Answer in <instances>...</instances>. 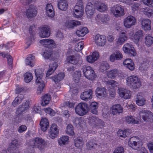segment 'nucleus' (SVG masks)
<instances>
[{
  "instance_id": "ddd939ff",
  "label": "nucleus",
  "mask_w": 153,
  "mask_h": 153,
  "mask_svg": "<svg viewBox=\"0 0 153 153\" xmlns=\"http://www.w3.org/2000/svg\"><path fill=\"white\" fill-rule=\"evenodd\" d=\"M136 19L132 16H128L124 20V25L125 27L130 28L132 26L135 25Z\"/></svg>"
},
{
  "instance_id": "f257e3e1",
  "label": "nucleus",
  "mask_w": 153,
  "mask_h": 153,
  "mask_svg": "<svg viewBox=\"0 0 153 153\" xmlns=\"http://www.w3.org/2000/svg\"><path fill=\"white\" fill-rule=\"evenodd\" d=\"M34 72L36 77V84H39L37 94L38 95H39L41 94L45 87L44 82L43 78L44 73L42 70L40 68L35 69Z\"/></svg>"
},
{
  "instance_id": "473e14b6",
  "label": "nucleus",
  "mask_w": 153,
  "mask_h": 153,
  "mask_svg": "<svg viewBox=\"0 0 153 153\" xmlns=\"http://www.w3.org/2000/svg\"><path fill=\"white\" fill-rule=\"evenodd\" d=\"M120 73L119 71L116 69L111 70L107 73V75L108 77L114 79L116 77L120 76Z\"/></svg>"
},
{
  "instance_id": "aec40b11",
  "label": "nucleus",
  "mask_w": 153,
  "mask_h": 153,
  "mask_svg": "<svg viewBox=\"0 0 153 153\" xmlns=\"http://www.w3.org/2000/svg\"><path fill=\"white\" fill-rule=\"evenodd\" d=\"M93 91L90 89H87L82 92L80 96L81 99L86 101H87L92 98Z\"/></svg>"
},
{
  "instance_id": "c03bdc74",
  "label": "nucleus",
  "mask_w": 153,
  "mask_h": 153,
  "mask_svg": "<svg viewBox=\"0 0 153 153\" xmlns=\"http://www.w3.org/2000/svg\"><path fill=\"white\" fill-rule=\"evenodd\" d=\"M82 139L81 137H79L75 140V145L77 148L81 149L83 145L82 141Z\"/></svg>"
},
{
  "instance_id": "e2e57ef3",
  "label": "nucleus",
  "mask_w": 153,
  "mask_h": 153,
  "mask_svg": "<svg viewBox=\"0 0 153 153\" xmlns=\"http://www.w3.org/2000/svg\"><path fill=\"white\" fill-rule=\"evenodd\" d=\"M6 58L7 59L8 63L9 66L10 68H12L13 64V59L12 57L9 54L7 56Z\"/></svg>"
},
{
  "instance_id": "393cba45",
  "label": "nucleus",
  "mask_w": 153,
  "mask_h": 153,
  "mask_svg": "<svg viewBox=\"0 0 153 153\" xmlns=\"http://www.w3.org/2000/svg\"><path fill=\"white\" fill-rule=\"evenodd\" d=\"M136 104L139 106H143L146 103V100L141 95L140 93L137 94L135 98Z\"/></svg>"
},
{
  "instance_id": "f3484780",
  "label": "nucleus",
  "mask_w": 153,
  "mask_h": 153,
  "mask_svg": "<svg viewBox=\"0 0 153 153\" xmlns=\"http://www.w3.org/2000/svg\"><path fill=\"white\" fill-rule=\"evenodd\" d=\"M95 8L94 5L90 2L88 3L86 6L85 12L88 18H91L94 13Z\"/></svg>"
},
{
  "instance_id": "603ef678",
  "label": "nucleus",
  "mask_w": 153,
  "mask_h": 153,
  "mask_svg": "<svg viewBox=\"0 0 153 153\" xmlns=\"http://www.w3.org/2000/svg\"><path fill=\"white\" fill-rule=\"evenodd\" d=\"M65 131L67 134L71 135H73L74 132L73 131V126L71 124H68L67 126Z\"/></svg>"
},
{
  "instance_id": "de8ad7c7",
  "label": "nucleus",
  "mask_w": 153,
  "mask_h": 153,
  "mask_svg": "<svg viewBox=\"0 0 153 153\" xmlns=\"http://www.w3.org/2000/svg\"><path fill=\"white\" fill-rule=\"evenodd\" d=\"M68 136H63L58 140V143L60 145L67 144L68 141Z\"/></svg>"
},
{
  "instance_id": "a211bd4d",
  "label": "nucleus",
  "mask_w": 153,
  "mask_h": 153,
  "mask_svg": "<svg viewBox=\"0 0 153 153\" xmlns=\"http://www.w3.org/2000/svg\"><path fill=\"white\" fill-rule=\"evenodd\" d=\"M40 43L44 47L51 48L55 47L56 44L54 41L51 39H43L40 41Z\"/></svg>"
},
{
  "instance_id": "6e6552de",
  "label": "nucleus",
  "mask_w": 153,
  "mask_h": 153,
  "mask_svg": "<svg viewBox=\"0 0 153 153\" xmlns=\"http://www.w3.org/2000/svg\"><path fill=\"white\" fill-rule=\"evenodd\" d=\"M82 68L84 75L87 79L92 80L96 77L94 71L90 66L86 67L84 65Z\"/></svg>"
},
{
  "instance_id": "f8f14e48",
  "label": "nucleus",
  "mask_w": 153,
  "mask_h": 153,
  "mask_svg": "<svg viewBox=\"0 0 153 153\" xmlns=\"http://www.w3.org/2000/svg\"><path fill=\"white\" fill-rule=\"evenodd\" d=\"M124 53H128L130 56H134L136 55V53L133 46L129 43L125 44L123 48Z\"/></svg>"
},
{
  "instance_id": "6ab92c4d",
  "label": "nucleus",
  "mask_w": 153,
  "mask_h": 153,
  "mask_svg": "<svg viewBox=\"0 0 153 153\" xmlns=\"http://www.w3.org/2000/svg\"><path fill=\"white\" fill-rule=\"evenodd\" d=\"M37 13L36 7L33 5L29 6L26 12V15L28 18H31L36 16Z\"/></svg>"
},
{
  "instance_id": "4468645a",
  "label": "nucleus",
  "mask_w": 153,
  "mask_h": 153,
  "mask_svg": "<svg viewBox=\"0 0 153 153\" xmlns=\"http://www.w3.org/2000/svg\"><path fill=\"white\" fill-rule=\"evenodd\" d=\"M118 93L119 96L126 99H128L131 97V91L125 88L120 87L118 89Z\"/></svg>"
},
{
  "instance_id": "58836bf2",
  "label": "nucleus",
  "mask_w": 153,
  "mask_h": 153,
  "mask_svg": "<svg viewBox=\"0 0 153 153\" xmlns=\"http://www.w3.org/2000/svg\"><path fill=\"white\" fill-rule=\"evenodd\" d=\"M51 95L49 94H46L42 97V102L41 105L45 106L48 105L51 100Z\"/></svg>"
},
{
  "instance_id": "4be33fe9",
  "label": "nucleus",
  "mask_w": 153,
  "mask_h": 153,
  "mask_svg": "<svg viewBox=\"0 0 153 153\" xmlns=\"http://www.w3.org/2000/svg\"><path fill=\"white\" fill-rule=\"evenodd\" d=\"M57 126L55 124H53L50 128L49 131V137L53 139L56 138L59 132V130L57 129Z\"/></svg>"
},
{
  "instance_id": "49530a36",
  "label": "nucleus",
  "mask_w": 153,
  "mask_h": 153,
  "mask_svg": "<svg viewBox=\"0 0 153 153\" xmlns=\"http://www.w3.org/2000/svg\"><path fill=\"white\" fill-rule=\"evenodd\" d=\"M24 80L25 82L29 83L33 79V76L32 74L27 72L24 74Z\"/></svg>"
},
{
  "instance_id": "c85d7f7f",
  "label": "nucleus",
  "mask_w": 153,
  "mask_h": 153,
  "mask_svg": "<svg viewBox=\"0 0 153 153\" xmlns=\"http://www.w3.org/2000/svg\"><path fill=\"white\" fill-rule=\"evenodd\" d=\"M58 66L56 62H53L51 63L49 66V68L46 74V76H48L53 73Z\"/></svg>"
},
{
  "instance_id": "f704fd0d",
  "label": "nucleus",
  "mask_w": 153,
  "mask_h": 153,
  "mask_svg": "<svg viewBox=\"0 0 153 153\" xmlns=\"http://www.w3.org/2000/svg\"><path fill=\"white\" fill-rule=\"evenodd\" d=\"M64 76L65 74L64 73L61 72L52 76V80L56 83H58L62 80L64 79Z\"/></svg>"
},
{
  "instance_id": "7ed1b4c3",
  "label": "nucleus",
  "mask_w": 153,
  "mask_h": 153,
  "mask_svg": "<svg viewBox=\"0 0 153 153\" xmlns=\"http://www.w3.org/2000/svg\"><path fill=\"white\" fill-rule=\"evenodd\" d=\"M29 145L32 148L35 147L42 150L47 145V142L42 138L38 137L30 140Z\"/></svg>"
},
{
  "instance_id": "37998d69",
  "label": "nucleus",
  "mask_w": 153,
  "mask_h": 153,
  "mask_svg": "<svg viewBox=\"0 0 153 153\" xmlns=\"http://www.w3.org/2000/svg\"><path fill=\"white\" fill-rule=\"evenodd\" d=\"M126 122L128 124H137L139 122L134 117L131 116H127L125 117Z\"/></svg>"
},
{
  "instance_id": "e433bc0d",
  "label": "nucleus",
  "mask_w": 153,
  "mask_h": 153,
  "mask_svg": "<svg viewBox=\"0 0 153 153\" xmlns=\"http://www.w3.org/2000/svg\"><path fill=\"white\" fill-rule=\"evenodd\" d=\"M35 28V26L34 25H32L29 28V32L30 34V36L31 37V38L28 39H27V42H26V44L28 46H29L31 44V42H32V40L33 39V30H34Z\"/></svg>"
},
{
  "instance_id": "cd10ccee",
  "label": "nucleus",
  "mask_w": 153,
  "mask_h": 153,
  "mask_svg": "<svg viewBox=\"0 0 153 153\" xmlns=\"http://www.w3.org/2000/svg\"><path fill=\"white\" fill-rule=\"evenodd\" d=\"M81 24V22L79 21L71 20L66 21L65 25L67 28H73Z\"/></svg>"
},
{
  "instance_id": "052dcab7",
  "label": "nucleus",
  "mask_w": 153,
  "mask_h": 153,
  "mask_svg": "<svg viewBox=\"0 0 153 153\" xmlns=\"http://www.w3.org/2000/svg\"><path fill=\"white\" fill-rule=\"evenodd\" d=\"M44 110L46 113L48 114L51 116H54L55 114V112L51 108H45Z\"/></svg>"
},
{
  "instance_id": "774afa93",
  "label": "nucleus",
  "mask_w": 153,
  "mask_h": 153,
  "mask_svg": "<svg viewBox=\"0 0 153 153\" xmlns=\"http://www.w3.org/2000/svg\"><path fill=\"white\" fill-rule=\"evenodd\" d=\"M114 54H115L117 60L120 59L123 57L122 55L119 51H117L115 53H114Z\"/></svg>"
},
{
  "instance_id": "412c9836",
  "label": "nucleus",
  "mask_w": 153,
  "mask_h": 153,
  "mask_svg": "<svg viewBox=\"0 0 153 153\" xmlns=\"http://www.w3.org/2000/svg\"><path fill=\"white\" fill-rule=\"evenodd\" d=\"M111 113L113 115L119 114L123 111V108L120 104L113 105L111 108Z\"/></svg>"
},
{
  "instance_id": "b1692460",
  "label": "nucleus",
  "mask_w": 153,
  "mask_h": 153,
  "mask_svg": "<svg viewBox=\"0 0 153 153\" xmlns=\"http://www.w3.org/2000/svg\"><path fill=\"white\" fill-rule=\"evenodd\" d=\"M96 96L100 98L106 96V89L103 87H98L95 90Z\"/></svg>"
},
{
  "instance_id": "ea45409f",
  "label": "nucleus",
  "mask_w": 153,
  "mask_h": 153,
  "mask_svg": "<svg viewBox=\"0 0 153 153\" xmlns=\"http://www.w3.org/2000/svg\"><path fill=\"white\" fill-rule=\"evenodd\" d=\"M23 96L22 94H20L16 97L12 102V104L13 106L16 107L22 101Z\"/></svg>"
},
{
  "instance_id": "bf43d9fd",
  "label": "nucleus",
  "mask_w": 153,
  "mask_h": 153,
  "mask_svg": "<svg viewBox=\"0 0 153 153\" xmlns=\"http://www.w3.org/2000/svg\"><path fill=\"white\" fill-rule=\"evenodd\" d=\"M142 11L143 13L144 14L149 16H151L152 14L151 10L148 7L142 9Z\"/></svg>"
},
{
  "instance_id": "8fccbe9b",
  "label": "nucleus",
  "mask_w": 153,
  "mask_h": 153,
  "mask_svg": "<svg viewBox=\"0 0 153 153\" xmlns=\"http://www.w3.org/2000/svg\"><path fill=\"white\" fill-rule=\"evenodd\" d=\"M145 44L148 46H149L153 43V37L151 36L148 35L145 37Z\"/></svg>"
},
{
  "instance_id": "bb28decb",
  "label": "nucleus",
  "mask_w": 153,
  "mask_h": 153,
  "mask_svg": "<svg viewBox=\"0 0 153 153\" xmlns=\"http://www.w3.org/2000/svg\"><path fill=\"white\" fill-rule=\"evenodd\" d=\"M68 7V4L66 0H59L58 1V8L62 10H65Z\"/></svg>"
},
{
  "instance_id": "39448f33",
  "label": "nucleus",
  "mask_w": 153,
  "mask_h": 153,
  "mask_svg": "<svg viewBox=\"0 0 153 153\" xmlns=\"http://www.w3.org/2000/svg\"><path fill=\"white\" fill-rule=\"evenodd\" d=\"M88 107L87 103H80L75 107V110L76 113L81 116H83L88 112Z\"/></svg>"
},
{
  "instance_id": "c756f323",
  "label": "nucleus",
  "mask_w": 153,
  "mask_h": 153,
  "mask_svg": "<svg viewBox=\"0 0 153 153\" xmlns=\"http://www.w3.org/2000/svg\"><path fill=\"white\" fill-rule=\"evenodd\" d=\"M46 12L49 17H52L54 16V12L53 6L51 4H48L45 8Z\"/></svg>"
},
{
  "instance_id": "3c124183",
  "label": "nucleus",
  "mask_w": 153,
  "mask_h": 153,
  "mask_svg": "<svg viewBox=\"0 0 153 153\" xmlns=\"http://www.w3.org/2000/svg\"><path fill=\"white\" fill-rule=\"evenodd\" d=\"M81 76V72L80 71H76L73 75V79L75 82H78Z\"/></svg>"
},
{
  "instance_id": "0eeeda50",
  "label": "nucleus",
  "mask_w": 153,
  "mask_h": 153,
  "mask_svg": "<svg viewBox=\"0 0 153 153\" xmlns=\"http://www.w3.org/2000/svg\"><path fill=\"white\" fill-rule=\"evenodd\" d=\"M74 16L76 17H80L83 15L84 8L83 3L81 1L77 2L73 10Z\"/></svg>"
},
{
  "instance_id": "79ce46f5",
  "label": "nucleus",
  "mask_w": 153,
  "mask_h": 153,
  "mask_svg": "<svg viewBox=\"0 0 153 153\" xmlns=\"http://www.w3.org/2000/svg\"><path fill=\"white\" fill-rule=\"evenodd\" d=\"M34 59V56L31 54L29 55L25 60V62L26 65H29L32 67L34 66L33 62Z\"/></svg>"
},
{
  "instance_id": "2f4dec72",
  "label": "nucleus",
  "mask_w": 153,
  "mask_h": 153,
  "mask_svg": "<svg viewBox=\"0 0 153 153\" xmlns=\"http://www.w3.org/2000/svg\"><path fill=\"white\" fill-rule=\"evenodd\" d=\"M142 30H139L136 32L132 38L133 42L136 44H137L140 38L143 36V33Z\"/></svg>"
},
{
  "instance_id": "dca6fc26",
  "label": "nucleus",
  "mask_w": 153,
  "mask_h": 153,
  "mask_svg": "<svg viewBox=\"0 0 153 153\" xmlns=\"http://www.w3.org/2000/svg\"><path fill=\"white\" fill-rule=\"evenodd\" d=\"M94 40L95 43L100 46L104 45L106 41V37L104 35L99 34L95 36Z\"/></svg>"
},
{
  "instance_id": "5701e85b",
  "label": "nucleus",
  "mask_w": 153,
  "mask_h": 153,
  "mask_svg": "<svg viewBox=\"0 0 153 153\" xmlns=\"http://www.w3.org/2000/svg\"><path fill=\"white\" fill-rule=\"evenodd\" d=\"M127 39L126 34L124 31L121 32L120 36L116 41V44L117 45H121Z\"/></svg>"
},
{
  "instance_id": "5fc2aeb1",
  "label": "nucleus",
  "mask_w": 153,
  "mask_h": 153,
  "mask_svg": "<svg viewBox=\"0 0 153 153\" xmlns=\"http://www.w3.org/2000/svg\"><path fill=\"white\" fill-rule=\"evenodd\" d=\"M149 66V63L147 62H143L140 66V70L142 71H146Z\"/></svg>"
},
{
  "instance_id": "13d9d810",
  "label": "nucleus",
  "mask_w": 153,
  "mask_h": 153,
  "mask_svg": "<svg viewBox=\"0 0 153 153\" xmlns=\"http://www.w3.org/2000/svg\"><path fill=\"white\" fill-rule=\"evenodd\" d=\"M19 144L18 143V141L17 140H14L12 141L10 145V148L12 150L13 149L18 147Z\"/></svg>"
},
{
  "instance_id": "0e129e2a",
  "label": "nucleus",
  "mask_w": 153,
  "mask_h": 153,
  "mask_svg": "<svg viewBox=\"0 0 153 153\" xmlns=\"http://www.w3.org/2000/svg\"><path fill=\"white\" fill-rule=\"evenodd\" d=\"M113 153H124V149L121 146L118 147L115 149Z\"/></svg>"
},
{
  "instance_id": "680f3d73",
  "label": "nucleus",
  "mask_w": 153,
  "mask_h": 153,
  "mask_svg": "<svg viewBox=\"0 0 153 153\" xmlns=\"http://www.w3.org/2000/svg\"><path fill=\"white\" fill-rule=\"evenodd\" d=\"M91 141H88L86 144V146L87 148L89 149H91L92 148H94L95 146H97V144L94 143L93 142Z\"/></svg>"
},
{
  "instance_id": "c9c22d12",
  "label": "nucleus",
  "mask_w": 153,
  "mask_h": 153,
  "mask_svg": "<svg viewBox=\"0 0 153 153\" xmlns=\"http://www.w3.org/2000/svg\"><path fill=\"white\" fill-rule=\"evenodd\" d=\"M151 22L149 19H143L142 21V28L145 30H150L151 29Z\"/></svg>"
},
{
  "instance_id": "864d4df0",
  "label": "nucleus",
  "mask_w": 153,
  "mask_h": 153,
  "mask_svg": "<svg viewBox=\"0 0 153 153\" xmlns=\"http://www.w3.org/2000/svg\"><path fill=\"white\" fill-rule=\"evenodd\" d=\"M45 50L42 54L43 56L45 59H49L52 54V51L51 49H48V50Z\"/></svg>"
},
{
  "instance_id": "09e8293b",
  "label": "nucleus",
  "mask_w": 153,
  "mask_h": 153,
  "mask_svg": "<svg viewBox=\"0 0 153 153\" xmlns=\"http://www.w3.org/2000/svg\"><path fill=\"white\" fill-rule=\"evenodd\" d=\"M136 139V138L134 137H132L130 139L128 142V144L130 146L133 148L137 146V141L135 140Z\"/></svg>"
},
{
  "instance_id": "7c9ffc66",
  "label": "nucleus",
  "mask_w": 153,
  "mask_h": 153,
  "mask_svg": "<svg viewBox=\"0 0 153 153\" xmlns=\"http://www.w3.org/2000/svg\"><path fill=\"white\" fill-rule=\"evenodd\" d=\"M40 124L42 130L43 131H45L48 129L49 123L46 118H44L41 120Z\"/></svg>"
},
{
  "instance_id": "a18cd8bd",
  "label": "nucleus",
  "mask_w": 153,
  "mask_h": 153,
  "mask_svg": "<svg viewBox=\"0 0 153 153\" xmlns=\"http://www.w3.org/2000/svg\"><path fill=\"white\" fill-rule=\"evenodd\" d=\"M109 65L106 62H101L100 66V70L102 71H105L110 68Z\"/></svg>"
},
{
  "instance_id": "69168bd1",
  "label": "nucleus",
  "mask_w": 153,
  "mask_h": 153,
  "mask_svg": "<svg viewBox=\"0 0 153 153\" xmlns=\"http://www.w3.org/2000/svg\"><path fill=\"white\" fill-rule=\"evenodd\" d=\"M142 1L144 4L153 7V0H142Z\"/></svg>"
},
{
  "instance_id": "4c0bfd02",
  "label": "nucleus",
  "mask_w": 153,
  "mask_h": 153,
  "mask_svg": "<svg viewBox=\"0 0 153 153\" xmlns=\"http://www.w3.org/2000/svg\"><path fill=\"white\" fill-rule=\"evenodd\" d=\"M130 130L128 129H126L124 130H119L117 133V135L120 137L125 138L129 135L130 133Z\"/></svg>"
},
{
  "instance_id": "f03ea898",
  "label": "nucleus",
  "mask_w": 153,
  "mask_h": 153,
  "mask_svg": "<svg viewBox=\"0 0 153 153\" xmlns=\"http://www.w3.org/2000/svg\"><path fill=\"white\" fill-rule=\"evenodd\" d=\"M127 85L130 88L136 89L141 86L140 79L136 76L131 75L126 79Z\"/></svg>"
},
{
  "instance_id": "a19ab883",
  "label": "nucleus",
  "mask_w": 153,
  "mask_h": 153,
  "mask_svg": "<svg viewBox=\"0 0 153 153\" xmlns=\"http://www.w3.org/2000/svg\"><path fill=\"white\" fill-rule=\"evenodd\" d=\"M88 33V29L86 27H83L76 31V33L79 37L83 36Z\"/></svg>"
},
{
  "instance_id": "338daca9",
  "label": "nucleus",
  "mask_w": 153,
  "mask_h": 153,
  "mask_svg": "<svg viewBox=\"0 0 153 153\" xmlns=\"http://www.w3.org/2000/svg\"><path fill=\"white\" fill-rule=\"evenodd\" d=\"M27 129L26 126L24 125L20 126L18 128V131L19 133H22L25 131Z\"/></svg>"
},
{
  "instance_id": "4d7b16f0",
  "label": "nucleus",
  "mask_w": 153,
  "mask_h": 153,
  "mask_svg": "<svg viewBox=\"0 0 153 153\" xmlns=\"http://www.w3.org/2000/svg\"><path fill=\"white\" fill-rule=\"evenodd\" d=\"M84 44L82 42H79L76 44L75 47V50L76 51H79L83 48Z\"/></svg>"
},
{
  "instance_id": "9b49d317",
  "label": "nucleus",
  "mask_w": 153,
  "mask_h": 153,
  "mask_svg": "<svg viewBox=\"0 0 153 153\" xmlns=\"http://www.w3.org/2000/svg\"><path fill=\"white\" fill-rule=\"evenodd\" d=\"M67 62L73 65H81L83 62L82 59L79 55L76 54L75 56L71 55L67 58Z\"/></svg>"
},
{
  "instance_id": "423d86ee",
  "label": "nucleus",
  "mask_w": 153,
  "mask_h": 153,
  "mask_svg": "<svg viewBox=\"0 0 153 153\" xmlns=\"http://www.w3.org/2000/svg\"><path fill=\"white\" fill-rule=\"evenodd\" d=\"M30 102L28 100H26L22 104L19 105L17 108L15 112L16 116L19 117L22 114L26 112L30 108Z\"/></svg>"
},
{
  "instance_id": "1a4fd4ad",
  "label": "nucleus",
  "mask_w": 153,
  "mask_h": 153,
  "mask_svg": "<svg viewBox=\"0 0 153 153\" xmlns=\"http://www.w3.org/2000/svg\"><path fill=\"white\" fill-rule=\"evenodd\" d=\"M89 123L93 127L102 128L104 125V123L97 117H92L89 118Z\"/></svg>"
},
{
  "instance_id": "20e7f679",
  "label": "nucleus",
  "mask_w": 153,
  "mask_h": 153,
  "mask_svg": "<svg viewBox=\"0 0 153 153\" xmlns=\"http://www.w3.org/2000/svg\"><path fill=\"white\" fill-rule=\"evenodd\" d=\"M111 11L115 17H121L125 14L123 6L120 4H117L112 7Z\"/></svg>"
},
{
  "instance_id": "6e6d98bb",
  "label": "nucleus",
  "mask_w": 153,
  "mask_h": 153,
  "mask_svg": "<svg viewBox=\"0 0 153 153\" xmlns=\"http://www.w3.org/2000/svg\"><path fill=\"white\" fill-rule=\"evenodd\" d=\"M107 84L110 87H112L114 88L117 87L118 85V83L114 80H108L106 82Z\"/></svg>"
},
{
  "instance_id": "a878e982",
  "label": "nucleus",
  "mask_w": 153,
  "mask_h": 153,
  "mask_svg": "<svg viewBox=\"0 0 153 153\" xmlns=\"http://www.w3.org/2000/svg\"><path fill=\"white\" fill-rule=\"evenodd\" d=\"M99 58V53L97 52H94L92 55L86 57L87 61L90 63H92L95 61Z\"/></svg>"
},
{
  "instance_id": "9d476101",
  "label": "nucleus",
  "mask_w": 153,
  "mask_h": 153,
  "mask_svg": "<svg viewBox=\"0 0 153 153\" xmlns=\"http://www.w3.org/2000/svg\"><path fill=\"white\" fill-rule=\"evenodd\" d=\"M139 114L144 122H151L153 119V114L149 111L142 110L140 111Z\"/></svg>"
},
{
  "instance_id": "72a5a7b5",
  "label": "nucleus",
  "mask_w": 153,
  "mask_h": 153,
  "mask_svg": "<svg viewBox=\"0 0 153 153\" xmlns=\"http://www.w3.org/2000/svg\"><path fill=\"white\" fill-rule=\"evenodd\" d=\"M95 4L96 8L100 12H104L107 9V6L105 3L97 2L95 3Z\"/></svg>"
},
{
  "instance_id": "2eb2a0df",
  "label": "nucleus",
  "mask_w": 153,
  "mask_h": 153,
  "mask_svg": "<svg viewBox=\"0 0 153 153\" xmlns=\"http://www.w3.org/2000/svg\"><path fill=\"white\" fill-rule=\"evenodd\" d=\"M50 34V27L45 25L40 27V32L39 33V36L42 38L48 37Z\"/></svg>"
}]
</instances>
